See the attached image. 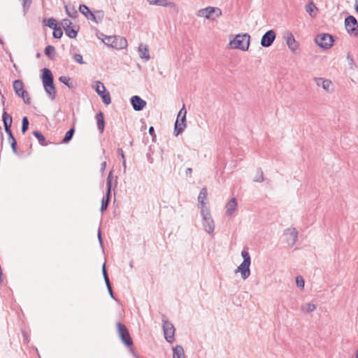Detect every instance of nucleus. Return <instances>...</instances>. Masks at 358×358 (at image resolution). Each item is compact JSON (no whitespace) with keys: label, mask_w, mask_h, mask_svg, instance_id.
<instances>
[{"label":"nucleus","mask_w":358,"mask_h":358,"mask_svg":"<svg viewBox=\"0 0 358 358\" xmlns=\"http://www.w3.org/2000/svg\"><path fill=\"white\" fill-rule=\"evenodd\" d=\"M41 80L44 90L49 95L52 100H54L57 95L56 88L54 84V78L52 71L48 69L44 68L41 71Z\"/></svg>","instance_id":"obj_1"},{"label":"nucleus","mask_w":358,"mask_h":358,"mask_svg":"<svg viewBox=\"0 0 358 358\" xmlns=\"http://www.w3.org/2000/svg\"><path fill=\"white\" fill-rule=\"evenodd\" d=\"M250 36L248 34H238L230 41L229 45L232 49H239L246 51L249 48Z\"/></svg>","instance_id":"obj_2"},{"label":"nucleus","mask_w":358,"mask_h":358,"mask_svg":"<svg viewBox=\"0 0 358 358\" xmlns=\"http://www.w3.org/2000/svg\"><path fill=\"white\" fill-rule=\"evenodd\" d=\"M241 255L243 258V262L241 264V265L236 269L235 272H240L241 274V277L243 279L245 280L250 275V266L251 263L250 256L249 252L243 250L241 252Z\"/></svg>","instance_id":"obj_3"},{"label":"nucleus","mask_w":358,"mask_h":358,"mask_svg":"<svg viewBox=\"0 0 358 358\" xmlns=\"http://www.w3.org/2000/svg\"><path fill=\"white\" fill-rule=\"evenodd\" d=\"M186 114L187 110L185 109V105H183L182 108L180 110L177 119L174 125V134L176 136H178L186 128Z\"/></svg>","instance_id":"obj_4"},{"label":"nucleus","mask_w":358,"mask_h":358,"mask_svg":"<svg viewBox=\"0 0 358 358\" xmlns=\"http://www.w3.org/2000/svg\"><path fill=\"white\" fill-rule=\"evenodd\" d=\"M117 334L121 341L127 347H132L134 343L127 327L120 322L116 323Z\"/></svg>","instance_id":"obj_5"},{"label":"nucleus","mask_w":358,"mask_h":358,"mask_svg":"<svg viewBox=\"0 0 358 358\" xmlns=\"http://www.w3.org/2000/svg\"><path fill=\"white\" fill-rule=\"evenodd\" d=\"M198 15L204 17L206 19L215 20L216 18L222 15V10L217 7L208 6L205 8L200 9Z\"/></svg>","instance_id":"obj_6"},{"label":"nucleus","mask_w":358,"mask_h":358,"mask_svg":"<svg viewBox=\"0 0 358 358\" xmlns=\"http://www.w3.org/2000/svg\"><path fill=\"white\" fill-rule=\"evenodd\" d=\"M315 42L320 48L327 50L333 45L334 38L331 34H321L316 36Z\"/></svg>","instance_id":"obj_7"},{"label":"nucleus","mask_w":358,"mask_h":358,"mask_svg":"<svg viewBox=\"0 0 358 358\" xmlns=\"http://www.w3.org/2000/svg\"><path fill=\"white\" fill-rule=\"evenodd\" d=\"M96 92L101 96L102 101L106 104L108 105L111 102L110 95L107 92L106 87L101 81H96L94 85Z\"/></svg>","instance_id":"obj_8"},{"label":"nucleus","mask_w":358,"mask_h":358,"mask_svg":"<svg viewBox=\"0 0 358 358\" xmlns=\"http://www.w3.org/2000/svg\"><path fill=\"white\" fill-rule=\"evenodd\" d=\"M201 213L203 217V225L206 231L208 234L212 233L214 231L215 224L208 208H202Z\"/></svg>","instance_id":"obj_9"},{"label":"nucleus","mask_w":358,"mask_h":358,"mask_svg":"<svg viewBox=\"0 0 358 358\" xmlns=\"http://www.w3.org/2000/svg\"><path fill=\"white\" fill-rule=\"evenodd\" d=\"M345 27L349 34L358 36V22L352 15H349L345 19Z\"/></svg>","instance_id":"obj_10"},{"label":"nucleus","mask_w":358,"mask_h":358,"mask_svg":"<svg viewBox=\"0 0 358 358\" xmlns=\"http://www.w3.org/2000/svg\"><path fill=\"white\" fill-rule=\"evenodd\" d=\"M163 331L165 339L172 343L174 341L175 328L173 324L167 320H163Z\"/></svg>","instance_id":"obj_11"},{"label":"nucleus","mask_w":358,"mask_h":358,"mask_svg":"<svg viewBox=\"0 0 358 358\" xmlns=\"http://www.w3.org/2000/svg\"><path fill=\"white\" fill-rule=\"evenodd\" d=\"M276 37L275 32L271 29L267 31L262 36L261 39V45L264 48L270 47Z\"/></svg>","instance_id":"obj_12"},{"label":"nucleus","mask_w":358,"mask_h":358,"mask_svg":"<svg viewBox=\"0 0 358 358\" xmlns=\"http://www.w3.org/2000/svg\"><path fill=\"white\" fill-rule=\"evenodd\" d=\"M131 103L136 111L142 110L146 106V101L137 95H134L131 98Z\"/></svg>","instance_id":"obj_13"},{"label":"nucleus","mask_w":358,"mask_h":358,"mask_svg":"<svg viewBox=\"0 0 358 358\" xmlns=\"http://www.w3.org/2000/svg\"><path fill=\"white\" fill-rule=\"evenodd\" d=\"M285 235L289 236V237H287V242L291 245H294L298 237V232L296 229H287L285 230Z\"/></svg>","instance_id":"obj_14"},{"label":"nucleus","mask_w":358,"mask_h":358,"mask_svg":"<svg viewBox=\"0 0 358 358\" xmlns=\"http://www.w3.org/2000/svg\"><path fill=\"white\" fill-rule=\"evenodd\" d=\"M237 200L236 198L231 199L226 204V215L227 216H231L234 211L237 208Z\"/></svg>","instance_id":"obj_15"},{"label":"nucleus","mask_w":358,"mask_h":358,"mask_svg":"<svg viewBox=\"0 0 358 358\" xmlns=\"http://www.w3.org/2000/svg\"><path fill=\"white\" fill-rule=\"evenodd\" d=\"M127 46V41L125 38L115 36V40L114 41L112 48L121 50L125 48Z\"/></svg>","instance_id":"obj_16"},{"label":"nucleus","mask_w":358,"mask_h":358,"mask_svg":"<svg viewBox=\"0 0 358 358\" xmlns=\"http://www.w3.org/2000/svg\"><path fill=\"white\" fill-rule=\"evenodd\" d=\"M314 80L318 87H322L324 90L329 92V87L331 85V81L329 79H324L322 78H315Z\"/></svg>","instance_id":"obj_17"},{"label":"nucleus","mask_w":358,"mask_h":358,"mask_svg":"<svg viewBox=\"0 0 358 358\" xmlns=\"http://www.w3.org/2000/svg\"><path fill=\"white\" fill-rule=\"evenodd\" d=\"M286 43L288 48L292 52H294L298 48V43L295 40L293 34L290 32L287 33V36L286 37Z\"/></svg>","instance_id":"obj_18"},{"label":"nucleus","mask_w":358,"mask_h":358,"mask_svg":"<svg viewBox=\"0 0 358 358\" xmlns=\"http://www.w3.org/2000/svg\"><path fill=\"white\" fill-rule=\"evenodd\" d=\"M97 128L100 133H103L105 127V120L103 113L100 111L96 115Z\"/></svg>","instance_id":"obj_19"},{"label":"nucleus","mask_w":358,"mask_h":358,"mask_svg":"<svg viewBox=\"0 0 358 358\" xmlns=\"http://www.w3.org/2000/svg\"><path fill=\"white\" fill-rule=\"evenodd\" d=\"M207 195H208V191L207 188L206 187H203L198 196V202L199 204L201 205V209L202 208H206L205 207V205L206 204V202L205 201L207 199Z\"/></svg>","instance_id":"obj_20"},{"label":"nucleus","mask_w":358,"mask_h":358,"mask_svg":"<svg viewBox=\"0 0 358 358\" xmlns=\"http://www.w3.org/2000/svg\"><path fill=\"white\" fill-rule=\"evenodd\" d=\"M2 120L4 126L5 131H7L11 129L13 118L11 115L8 114L6 111L3 112L2 114Z\"/></svg>","instance_id":"obj_21"},{"label":"nucleus","mask_w":358,"mask_h":358,"mask_svg":"<svg viewBox=\"0 0 358 358\" xmlns=\"http://www.w3.org/2000/svg\"><path fill=\"white\" fill-rule=\"evenodd\" d=\"M79 10L87 19H90V20L96 19V17L94 16V13L90 11V8L86 5H85V4L80 5Z\"/></svg>","instance_id":"obj_22"},{"label":"nucleus","mask_w":358,"mask_h":358,"mask_svg":"<svg viewBox=\"0 0 358 358\" xmlns=\"http://www.w3.org/2000/svg\"><path fill=\"white\" fill-rule=\"evenodd\" d=\"M138 52L141 58L145 59L147 61L150 59L149 50L146 45L141 43L138 47Z\"/></svg>","instance_id":"obj_23"},{"label":"nucleus","mask_w":358,"mask_h":358,"mask_svg":"<svg viewBox=\"0 0 358 358\" xmlns=\"http://www.w3.org/2000/svg\"><path fill=\"white\" fill-rule=\"evenodd\" d=\"M66 34L71 38H75L77 35L78 32L79 31V27L78 26H72L65 28L64 29Z\"/></svg>","instance_id":"obj_24"},{"label":"nucleus","mask_w":358,"mask_h":358,"mask_svg":"<svg viewBox=\"0 0 358 358\" xmlns=\"http://www.w3.org/2000/svg\"><path fill=\"white\" fill-rule=\"evenodd\" d=\"M150 5H157L161 6H171L174 7L176 5L173 2H170L168 0H148Z\"/></svg>","instance_id":"obj_25"},{"label":"nucleus","mask_w":358,"mask_h":358,"mask_svg":"<svg viewBox=\"0 0 358 358\" xmlns=\"http://www.w3.org/2000/svg\"><path fill=\"white\" fill-rule=\"evenodd\" d=\"M112 179H113V171H110L107 177V189L106 193L105 199H108L110 201V195H111V187H112Z\"/></svg>","instance_id":"obj_26"},{"label":"nucleus","mask_w":358,"mask_h":358,"mask_svg":"<svg viewBox=\"0 0 358 358\" xmlns=\"http://www.w3.org/2000/svg\"><path fill=\"white\" fill-rule=\"evenodd\" d=\"M317 8L316 7L315 4L313 3V1H310L306 6V11L309 14V15L312 17H314L317 15Z\"/></svg>","instance_id":"obj_27"},{"label":"nucleus","mask_w":358,"mask_h":358,"mask_svg":"<svg viewBox=\"0 0 358 358\" xmlns=\"http://www.w3.org/2000/svg\"><path fill=\"white\" fill-rule=\"evenodd\" d=\"M173 358H185L182 346L178 345L173 349Z\"/></svg>","instance_id":"obj_28"},{"label":"nucleus","mask_w":358,"mask_h":358,"mask_svg":"<svg viewBox=\"0 0 358 358\" xmlns=\"http://www.w3.org/2000/svg\"><path fill=\"white\" fill-rule=\"evenodd\" d=\"M13 88L15 92V94L17 96L20 95L22 91H24L23 82L20 80H15L13 82Z\"/></svg>","instance_id":"obj_29"},{"label":"nucleus","mask_w":358,"mask_h":358,"mask_svg":"<svg viewBox=\"0 0 358 358\" xmlns=\"http://www.w3.org/2000/svg\"><path fill=\"white\" fill-rule=\"evenodd\" d=\"M33 135L38 139L39 143L41 145H47L48 143L45 141V136L43 135V134L39 131H33Z\"/></svg>","instance_id":"obj_30"},{"label":"nucleus","mask_w":358,"mask_h":358,"mask_svg":"<svg viewBox=\"0 0 358 358\" xmlns=\"http://www.w3.org/2000/svg\"><path fill=\"white\" fill-rule=\"evenodd\" d=\"M75 133V129L73 127V128H71L65 134L63 140L62 141V143H64V144H66L68 143L69 141H71V140L73 138V134Z\"/></svg>","instance_id":"obj_31"},{"label":"nucleus","mask_w":358,"mask_h":358,"mask_svg":"<svg viewBox=\"0 0 358 358\" xmlns=\"http://www.w3.org/2000/svg\"><path fill=\"white\" fill-rule=\"evenodd\" d=\"M43 22L48 27H49L50 29H55V28L58 27L57 22L55 19L54 18H49V19H44Z\"/></svg>","instance_id":"obj_32"},{"label":"nucleus","mask_w":358,"mask_h":358,"mask_svg":"<svg viewBox=\"0 0 358 358\" xmlns=\"http://www.w3.org/2000/svg\"><path fill=\"white\" fill-rule=\"evenodd\" d=\"M65 10H66V14L70 17L76 18L78 15L77 10L74 8L73 6H72L71 8H69L68 6H65Z\"/></svg>","instance_id":"obj_33"},{"label":"nucleus","mask_w":358,"mask_h":358,"mask_svg":"<svg viewBox=\"0 0 358 358\" xmlns=\"http://www.w3.org/2000/svg\"><path fill=\"white\" fill-rule=\"evenodd\" d=\"M59 80L64 83L65 85H66L70 89H72L74 87V85L72 82H71V78L67 76H60L59 78Z\"/></svg>","instance_id":"obj_34"},{"label":"nucleus","mask_w":358,"mask_h":358,"mask_svg":"<svg viewBox=\"0 0 358 358\" xmlns=\"http://www.w3.org/2000/svg\"><path fill=\"white\" fill-rule=\"evenodd\" d=\"M55 52V48L52 45H47L45 48V55L50 59H53L54 57L52 55V53Z\"/></svg>","instance_id":"obj_35"},{"label":"nucleus","mask_w":358,"mask_h":358,"mask_svg":"<svg viewBox=\"0 0 358 358\" xmlns=\"http://www.w3.org/2000/svg\"><path fill=\"white\" fill-rule=\"evenodd\" d=\"M315 308L316 306L313 303H306L301 306V310L307 313L314 311Z\"/></svg>","instance_id":"obj_36"},{"label":"nucleus","mask_w":358,"mask_h":358,"mask_svg":"<svg viewBox=\"0 0 358 358\" xmlns=\"http://www.w3.org/2000/svg\"><path fill=\"white\" fill-rule=\"evenodd\" d=\"M94 16L96 17L95 20H92L96 23H99L102 21L104 17V13L103 10H96L94 13Z\"/></svg>","instance_id":"obj_37"},{"label":"nucleus","mask_w":358,"mask_h":358,"mask_svg":"<svg viewBox=\"0 0 358 358\" xmlns=\"http://www.w3.org/2000/svg\"><path fill=\"white\" fill-rule=\"evenodd\" d=\"M29 120L27 117L24 116L23 117L22 120V128L21 131L22 134H24L29 129Z\"/></svg>","instance_id":"obj_38"},{"label":"nucleus","mask_w":358,"mask_h":358,"mask_svg":"<svg viewBox=\"0 0 358 358\" xmlns=\"http://www.w3.org/2000/svg\"><path fill=\"white\" fill-rule=\"evenodd\" d=\"M264 178L263 171L262 170V169L259 168L257 170V176L254 178V181L258 182H262L264 181Z\"/></svg>","instance_id":"obj_39"},{"label":"nucleus","mask_w":358,"mask_h":358,"mask_svg":"<svg viewBox=\"0 0 358 358\" xmlns=\"http://www.w3.org/2000/svg\"><path fill=\"white\" fill-rule=\"evenodd\" d=\"M52 36L55 38H61L63 36V31L60 27L55 28L53 29Z\"/></svg>","instance_id":"obj_40"},{"label":"nucleus","mask_w":358,"mask_h":358,"mask_svg":"<svg viewBox=\"0 0 358 358\" xmlns=\"http://www.w3.org/2000/svg\"><path fill=\"white\" fill-rule=\"evenodd\" d=\"M18 96L22 97L25 103L29 104L31 103V99L29 97V93L26 90L22 91V93H20V95Z\"/></svg>","instance_id":"obj_41"},{"label":"nucleus","mask_w":358,"mask_h":358,"mask_svg":"<svg viewBox=\"0 0 358 358\" xmlns=\"http://www.w3.org/2000/svg\"><path fill=\"white\" fill-rule=\"evenodd\" d=\"M347 60L348 62V66L350 69H354L355 67V64L354 62V59L350 54V52H348L347 55Z\"/></svg>","instance_id":"obj_42"},{"label":"nucleus","mask_w":358,"mask_h":358,"mask_svg":"<svg viewBox=\"0 0 358 358\" xmlns=\"http://www.w3.org/2000/svg\"><path fill=\"white\" fill-rule=\"evenodd\" d=\"M110 201H108V199H105L104 198L102 199L101 206V208H100L101 212L103 213V211H105L107 209V208L110 203Z\"/></svg>","instance_id":"obj_43"},{"label":"nucleus","mask_w":358,"mask_h":358,"mask_svg":"<svg viewBox=\"0 0 358 358\" xmlns=\"http://www.w3.org/2000/svg\"><path fill=\"white\" fill-rule=\"evenodd\" d=\"M22 1L23 10L24 12L26 13L29 10L31 4L32 0H22Z\"/></svg>","instance_id":"obj_44"},{"label":"nucleus","mask_w":358,"mask_h":358,"mask_svg":"<svg viewBox=\"0 0 358 358\" xmlns=\"http://www.w3.org/2000/svg\"><path fill=\"white\" fill-rule=\"evenodd\" d=\"M102 273H103V276L105 282L106 283L110 282L109 277H108V273H107V271L106 268L105 264H103V265L102 266Z\"/></svg>","instance_id":"obj_45"},{"label":"nucleus","mask_w":358,"mask_h":358,"mask_svg":"<svg viewBox=\"0 0 358 358\" xmlns=\"http://www.w3.org/2000/svg\"><path fill=\"white\" fill-rule=\"evenodd\" d=\"M296 285L299 287H302V288L304 287L305 282H304V280L302 276H301V275L297 276L296 278Z\"/></svg>","instance_id":"obj_46"},{"label":"nucleus","mask_w":358,"mask_h":358,"mask_svg":"<svg viewBox=\"0 0 358 358\" xmlns=\"http://www.w3.org/2000/svg\"><path fill=\"white\" fill-rule=\"evenodd\" d=\"M74 60L80 64H83L85 62L83 59V56L80 54H75L73 55Z\"/></svg>","instance_id":"obj_47"},{"label":"nucleus","mask_w":358,"mask_h":358,"mask_svg":"<svg viewBox=\"0 0 358 358\" xmlns=\"http://www.w3.org/2000/svg\"><path fill=\"white\" fill-rule=\"evenodd\" d=\"M61 24L64 29L72 25V22L69 19H63L61 22Z\"/></svg>","instance_id":"obj_48"},{"label":"nucleus","mask_w":358,"mask_h":358,"mask_svg":"<svg viewBox=\"0 0 358 358\" xmlns=\"http://www.w3.org/2000/svg\"><path fill=\"white\" fill-rule=\"evenodd\" d=\"M9 143L10 144V147H11V149H12V151L13 152V153L15 155H18L16 140H14L12 142H9Z\"/></svg>","instance_id":"obj_49"},{"label":"nucleus","mask_w":358,"mask_h":358,"mask_svg":"<svg viewBox=\"0 0 358 358\" xmlns=\"http://www.w3.org/2000/svg\"><path fill=\"white\" fill-rule=\"evenodd\" d=\"M5 131L6 133V134L8 135V140L9 142H12L13 141L16 140L12 133L11 129H10L7 131Z\"/></svg>","instance_id":"obj_50"},{"label":"nucleus","mask_w":358,"mask_h":358,"mask_svg":"<svg viewBox=\"0 0 358 358\" xmlns=\"http://www.w3.org/2000/svg\"><path fill=\"white\" fill-rule=\"evenodd\" d=\"M106 287H107V289H108V293L110 296V297L114 299V300H116V299L115 298L114 296V294H113V290H112V287H111V285H110V282H108V283H106Z\"/></svg>","instance_id":"obj_51"},{"label":"nucleus","mask_w":358,"mask_h":358,"mask_svg":"<svg viewBox=\"0 0 358 358\" xmlns=\"http://www.w3.org/2000/svg\"><path fill=\"white\" fill-rule=\"evenodd\" d=\"M106 39L107 40V42L106 43L108 45H110L112 47V45L113 44L114 41L115 40V36H106Z\"/></svg>","instance_id":"obj_52"},{"label":"nucleus","mask_w":358,"mask_h":358,"mask_svg":"<svg viewBox=\"0 0 358 358\" xmlns=\"http://www.w3.org/2000/svg\"><path fill=\"white\" fill-rule=\"evenodd\" d=\"M117 152L118 155L121 157L122 159H125L124 152L122 148H118Z\"/></svg>","instance_id":"obj_53"},{"label":"nucleus","mask_w":358,"mask_h":358,"mask_svg":"<svg viewBox=\"0 0 358 358\" xmlns=\"http://www.w3.org/2000/svg\"><path fill=\"white\" fill-rule=\"evenodd\" d=\"M149 134L152 136L153 138L156 137V135L155 134V129H154L153 127H150L149 128Z\"/></svg>","instance_id":"obj_54"},{"label":"nucleus","mask_w":358,"mask_h":358,"mask_svg":"<svg viewBox=\"0 0 358 358\" xmlns=\"http://www.w3.org/2000/svg\"><path fill=\"white\" fill-rule=\"evenodd\" d=\"M192 173V168H187L186 169V175L188 176V175H191Z\"/></svg>","instance_id":"obj_55"},{"label":"nucleus","mask_w":358,"mask_h":358,"mask_svg":"<svg viewBox=\"0 0 358 358\" xmlns=\"http://www.w3.org/2000/svg\"><path fill=\"white\" fill-rule=\"evenodd\" d=\"M22 334H23V336H24V340L26 343H28L29 342V340H28V338L27 336V334H26V332L24 331H22Z\"/></svg>","instance_id":"obj_56"},{"label":"nucleus","mask_w":358,"mask_h":358,"mask_svg":"<svg viewBox=\"0 0 358 358\" xmlns=\"http://www.w3.org/2000/svg\"><path fill=\"white\" fill-rule=\"evenodd\" d=\"M106 167V162H103L102 164H101V170L102 171H103L105 170Z\"/></svg>","instance_id":"obj_57"},{"label":"nucleus","mask_w":358,"mask_h":358,"mask_svg":"<svg viewBox=\"0 0 358 358\" xmlns=\"http://www.w3.org/2000/svg\"><path fill=\"white\" fill-rule=\"evenodd\" d=\"M122 165H123V167H124V171H125L126 168H127L125 159H122Z\"/></svg>","instance_id":"obj_58"},{"label":"nucleus","mask_w":358,"mask_h":358,"mask_svg":"<svg viewBox=\"0 0 358 358\" xmlns=\"http://www.w3.org/2000/svg\"><path fill=\"white\" fill-rule=\"evenodd\" d=\"M98 236H99V241L101 243V231L99 230L98 232Z\"/></svg>","instance_id":"obj_59"},{"label":"nucleus","mask_w":358,"mask_h":358,"mask_svg":"<svg viewBox=\"0 0 358 358\" xmlns=\"http://www.w3.org/2000/svg\"><path fill=\"white\" fill-rule=\"evenodd\" d=\"M355 10H356V11L358 13V4H357V5H356V6H355Z\"/></svg>","instance_id":"obj_60"},{"label":"nucleus","mask_w":358,"mask_h":358,"mask_svg":"<svg viewBox=\"0 0 358 358\" xmlns=\"http://www.w3.org/2000/svg\"><path fill=\"white\" fill-rule=\"evenodd\" d=\"M0 44L1 45H3L4 44L3 41L1 38H0Z\"/></svg>","instance_id":"obj_61"},{"label":"nucleus","mask_w":358,"mask_h":358,"mask_svg":"<svg viewBox=\"0 0 358 358\" xmlns=\"http://www.w3.org/2000/svg\"><path fill=\"white\" fill-rule=\"evenodd\" d=\"M355 358H358V348H357V350L356 352V357Z\"/></svg>","instance_id":"obj_62"},{"label":"nucleus","mask_w":358,"mask_h":358,"mask_svg":"<svg viewBox=\"0 0 358 358\" xmlns=\"http://www.w3.org/2000/svg\"><path fill=\"white\" fill-rule=\"evenodd\" d=\"M36 56H37V57H40V53H38Z\"/></svg>","instance_id":"obj_63"},{"label":"nucleus","mask_w":358,"mask_h":358,"mask_svg":"<svg viewBox=\"0 0 358 358\" xmlns=\"http://www.w3.org/2000/svg\"><path fill=\"white\" fill-rule=\"evenodd\" d=\"M138 358H140V357H138Z\"/></svg>","instance_id":"obj_64"}]
</instances>
